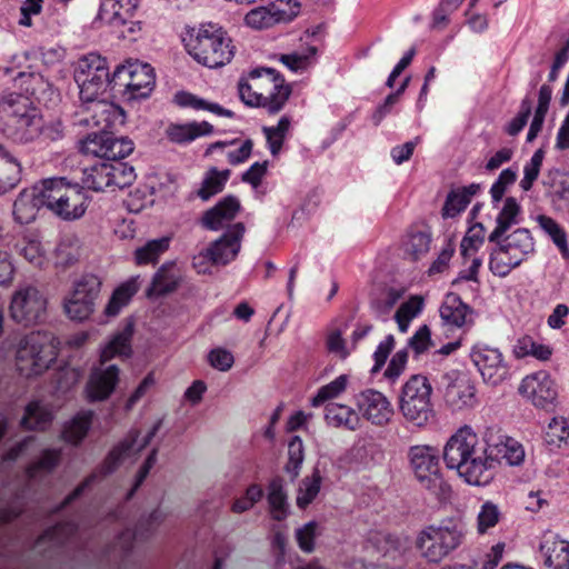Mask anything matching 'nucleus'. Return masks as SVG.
<instances>
[{"instance_id":"27","label":"nucleus","mask_w":569,"mask_h":569,"mask_svg":"<svg viewBox=\"0 0 569 569\" xmlns=\"http://www.w3.org/2000/svg\"><path fill=\"white\" fill-rule=\"evenodd\" d=\"M167 517V513L160 509L153 510L147 521H146V528L144 523H140L139 528L137 530L127 529L123 532L120 533L118 537L117 545L122 549L123 551H129L133 547V541L137 539H147L149 538L154 527L159 526L164 521Z\"/></svg>"},{"instance_id":"8","label":"nucleus","mask_w":569,"mask_h":569,"mask_svg":"<svg viewBox=\"0 0 569 569\" xmlns=\"http://www.w3.org/2000/svg\"><path fill=\"white\" fill-rule=\"evenodd\" d=\"M54 337L47 331H32L17 345L16 367L24 377L42 373L56 360Z\"/></svg>"},{"instance_id":"63","label":"nucleus","mask_w":569,"mask_h":569,"mask_svg":"<svg viewBox=\"0 0 569 569\" xmlns=\"http://www.w3.org/2000/svg\"><path fill=\"white\" fill-rule=\"evenodd\" d=\"M468 204V199L458 190L451 191L442 208V216L446 218H453L463 211Z\"/></svg>"},{"instance_id":"43","label":"nucleus","mask_w":569,"mask_h":569,"mask_svg":"<svg viewBox=\"0 0 569 569\" xmlns=\"http://www.w3.org/2000/svg\"><path fill=\"white\" fill-rule=\"evenodd\" d=\"M82 183L93 191H109L108 161L93 164L83 170Z\"/></svg>"},{"instance_id":"52","label":"nucleus","mask_w":569,"mask_h":569,"mask_svg":"<svg viewBox=\"0 0 569 569\" xmlns=\"http://www.w3.org/2000/svg\"><path fill=\"white\" fill-rule=\"evenodd\" d=\"M305 460V448L300 437L295 436L288 443V462L284 467L287 473L296 479L299 476Z\"/></svg>"},{"instance_id":"55","label":"nucleus","mask_w":569,"mask_h":569,"mask_svg":"<svg viewBox=\"0 0 569 569\" xmlns=\"http://www.w3.org/2000/svg\"><path fill=\"white\" fill-rule=\"evenodd\" d=\"M109 131H99V133L88 134L80 143L82 153L103 158L106 156V147Z\"/></svg>"},{"instance_id":"60","label":"nucleus","mask_w":569,"mask_h":569,"mask_svg":"<svg viewBox=\"0 0 569 569\" xmlns=\"http://www.w3.org/2000/svg\"><path fill=\"white\" fill-rule=\"evenodd\" d=\"M543 160V152L541 149L537 150L523 168V178L520 181L522 190L528 191L531 189L533 182L537 180Z\"/></svg>"},{"instance_id":"16","label":"nucleus","mask_w":569,"mask_h":569,"mask_svg":"<svg viewBox=\"0 0 569 569\" xmlns=\"http://www.w3.org/2000/svg\"><path fill=\"white\" fill-rule=\"evenodd\" d=\"M470 357L486 383L498 386L509 377V366L499 349L478 345Z\"/></svg>"},{"instance_id":"28","label":"nucleus","mask_w":569,"mask_h":569,"mask_svg":"<svg viewBox=\"0 0 569 569\" xmlns=\"http://www.w3.org/2000/svg\"><path fill=\"white\" fill-rule=\"evenodd\" d=\"M20 179V162L0 143V196L16 188Z\"/></svg>"},{"instance_id":"40","label":"nucleus","mask_w":569,"mask_h":569,"mask_svg":"<svg viewBox=\"0 0 569 569\" xmlns=\"http://www.w3.org/2000/svg\"><path fill=\"white\" fill-rule=\"evenodd\" d=\"M52 420L51 410L39 401L29 403L21 425L27 429H44Z\"/></svg>"},{"instance_id":"17","label":"nucleus","mask_w":569,"mask_h":569,"mask_svg":"<svg viewBox=\"0 0 569 569\" xmlns=\"http://www.w3.org/2000/svg\"><path fill=\"white\" fill-rule=\"evenodd\" d=\"M518 390L533 406L542 409L551 408L558 397L556 382L546 371H538L523 378Z\"/></svg>"},{"instance_id":"29","label":"nucleus","mask_w":569,"mask_h":569,"mask_svg":"<svg viewBox=\"0 0 569 569\" xmlns=\"http://www.w3.org/2000/svg\"><path fill=\"white\" fill-rule=\"evenodd\" d=\"M521 207L513 197L505 199L503 204L496 218V227L488 236V241H497L499 238L519 222Z\"/></svg>"},{"instance_id":"44","label":"nucleus","mask_w":569,"mask_h":569,"mask_svg":"<svg viewBox=\"0 0 569 569\" xmlns=\"http://www.w3.org/2000/svg\"><path fill=\"white\" fill-rule=\"evenodd\" d=\"M176 102L181 107H190L196 110H207L218 116L233 117L231 110L224 109L218 103L208 102L207 100L199 98L192 93L179 92L174 97Z\"/></svg>"},{"instance_id":"56","label":"nucleus","mask_w":569,"mask_h":569,"mask_svg":"<svg viewBox=\"0 0 569 569\" xmlns=\"http://www.w3.org/2000/svg\"><path fill=\"white\" fill-rule=\"evenodd\" d=\"M485 227L481 223L472 226L460 243L461 253L465 258L472 257L485 241Z\"/></svg>"},{"instance_id":"3","label":"nucleus","mask_w":569,"mask_h":569,"mask_svg":"<svg viewBox=\"0 0 569 569\" xmlns=\"http://www.w3.org/2000/svg\"><path fill=\"white\" fill-rule=\"evenodd\" d=\"M466 526L459 519L446 518L418 531L415 548L428 563H440L458 550L466 540Z\"/></svg>"},{"instance_id":"57","label":"nucleus","mask_w":569,"mask_h":569,"mask_svg":"<svg viewBox=\"0 0 569 569\" xmlns=\"http://www.w3.org/2000/svg\"><path fill=\"white\" fill-rule=\"evenodd\" d=\"M500 519V511L496 503L486 501L481 505L477 516V530L479 533H486L493 528Z\"/></svg>"},{"instance_id":"59","label":"nucleus","mask_w":569,"mask_h":569,"mask_svg":"<svg viewBox=\"0 0 569 569\" xmlns=\"http://www.w3.org/2000/svg\"><path fill=\"white\" fill-rule=\"evenodd\" d=\"M319 525L316 521H309L296 530V539L299 548L307 553L315 550V540L318 536Z\"/></svg>"},{"instance_id":"48","label":"nucleus","mask_w":569,"mask_h":569,"mask_svg":"<svg viewBox=\"0 0 569 569\" xmlns=\"http://www.w3.org/2000/svg\"><path fill=\"white\" fill-rule=\"evenodd\" d=\"M129 19L130 17L124 14L113 0H103L99 8L94 23L100 26L108 24L111 27H120L123 26Z\"/></svg>"},{"instance_id":"36","label":"nucleus","mask_w":569,"mask_h":569,"mask_svg":"<svg viewBox=\"0 0 569 569\" xmlns=\"http://www.w3.org/2000/svg\"><path fill=\"white\" fill-rule=\"evenodd\" d=\"M230 177V170L226 169L219 171L217 168H210L201 183V187L197 191L198 197L207 201L211 197L221 192Z\"/></svg>"},{"instance_id":"34","label":"nucleus","mask_w":569,"mask_h":569,"mask_svg":"<svg viewBox=\"0 0 569 569\" xmlns=\"http://www.w3.org/2000/svg\"><path fill=\"white\" fill-rule=\"evenodd\" d=\"M471 313L469 307L457 296H449L440 308L441 319L451 326L462 327L467 323L468 315Z\"/></svg>"},{"instance_id":"54","label":"nucleus","mask_w":569,"mask_h":569,"mask_svg":"<svg viewBox=\"0 0 569 569\" xmlns=\"http://www.w3.org/2000/svg\"><path fill=\"white\" fill-rule=\"evenodd\" d=\"M106 151L103 159L107 161H119L133 151V143L126 138H116L109 132Z\"/></svg>"},{"instance_id":"7","label":"nucleus","mask_w":569,"mask_h":569,"mask_svg":"<svg viewBox=\"0 0 569 569\" xmlns=\"http://www.w3.org/2000/svg\"><path fill=\"white\" fill-rule=\"evenodd\" d=\"M490 252L489 269L500 278L508 276L535 251V240L527 228H518L502 236Z\"/></svg>"},{"instance_id":"13","label":"nucleus","mask_w":569,"mask_h":569,"mask_svg":"<svg viewBox=\"0 0 569 569\" xmlns=\"http://www.w3.org/2000/svg\"><path fill=\"white\" fill-rule=\"evenodd\" d=\"M124 114L120 107L106 99L93 98L81 101L76 113L74 124L86 128H98L99 131L112 129L117 123L122 124Z\"/></svg>"},{"instance_id":"10","label":"nucleus","mask_w":569,"mask_h":569,"mask_svg":"<svg viewBox=\"0 0 569 569\" xmlns=\"http://www.w3.org/2000/svg\"><path fill=\"white\" fill-rule=\"evenodd\" d=\"M47 308L46 295L33 284H23L13 291L8 309L13 322L30 327L46 320Z\"/></svg>"},{"instance_id":"35","label":"nucleus","mask_w":569,"mask_h":569,"mask_svg":"<svg viewBox=\"0 0 569 569\" xmlns=\"http://www.w3.org/2000/svg\"><path fill=\"white\" fill-rule=\"evenodd\" d=\"M212 126L209 122H190L186 124H172L168 128L169 138L174 142H188L198 137L207 136L212 132Z\"/></svg>"},{"instance_id":"33","label":"nucleus","mask_w":569,"mask_h":569,"mask_svg":"<svg viewBox=\"0 0 569 569\" xmlns=\"http://www.w3.org/2000/svg\"><path fill=\"white\" fill-rule=\"evenodd\" d=\"M140 287L139 277H133L119 286L112 293L104 312L109 317L117 316L129 303Z\"/></svg>"},{"instance_id":"64","label":"nucleus","mask_w":569,"mask_h":569,"mask_svg":"<svg viewBox=\"0 0 569 569\" xmlns=\"http://www.w3.org/2000/svg\"><path fill=\"white\" fill-rule=\"evenodd\" d=\"M547 436L549 442L563 441L569 438V420L563 417H555L548 425Z\"/></svg>"},{"instance_id":"47","label":"nucleus","mask_w":569,"mask_h":569,"mask_svg":"<svg viewBox=\"0 0 569 569\" xmlns=\"http://www.w3.org/2000/svg\"><path fill=\"white\" fill-rule=\"evenodd\" d=\"M61 450L60 449H46L42 451L40 458L31 463L27 469L29 478L34 479L43 473H50L60 463Z\"/></svg>"},{"instance_id":"26","label":"nucleus","mask_w":569,"mask_h":569,"mask_svg":"<svg viewBox=\"0 0 569 569\" xmlns=\"http://www.w3.org/2000/svg\"><path fill=\"white\" fill-rule=\"evenodd\" d=\"M240 208V201L237 197L227 196L203 213L201 223L206 229L218 231L236 218Z\"/></svg>"},{"instance_id":"1","label":"nucleus","mask_w":569,"mask_h":569,"mask_svg":"<svg viewBox=\"0 0 569 569\" xmlns=\"http://www.w3.org/2000/svg\"><path fill=\"white\" fill-rule=\"evenodd\" d=\"M443 461L467 483L480 487L492 479L497 452L489 438L479 437L471 427L463 426L445 445Z\"/></svg>"},{"instance_id":"2","label":"nucleus","mask_w":569,"mask_h":569,"mask_svg":"<svg viewBox=\"0 0 569 569\" xmlns=\"http://www.w3.org/2000/svg\"><path fill=\"white\" fill-rule=\"evenodd\" d=\"M0 122L3 133L17 143H31L41 137L42 116L23 94L0 97Z\"/></svg>"},{"instance_id":"19","label":"nucleus","mask_w":569,"mask_h":569,"mask_svg":"<svg viewBox=\"0 0 569 569\" xmlns=\"http://www.w3.org/2000/svg\"><path fill=\"white\" fill-rule=\"evenodd\" d=\"M244 231V224L237 222L229 227L217 240L212 241L206 248L211 263L214 266H226L234 260L241 249Z\"/></svg>"},{"instance_id":"39","label":"nucleus","mask_w":569,"mask_h":569,"mask_svg":"<svg viewBox=\"0 0 569 569\" xmlns=\"http://www.w3.org/2000/svg\"><path fill=\"white\" fill-rule=\"evenodd\" d=\"M497 452V465L502 460L509 466H519L525 459L522 446L512 438L499 439L498 442H491Z\"/></svg>"},{"instance_id":"38","label":"nucleus","mask_w":569,"mask_h":569,"mask_svg":"<svg viewBox=\"0 0 569 569\" xmlns=\"http://www.w3.org/2000/svg\"><path fill=\"white\" fill-rule=\"evenodd\" d=\"M108 176L110 180V192L124 189L136 180V172L132 166L122 161H108Z\"/></svg>"},{"instance_id":"12","label":"nucleus","mask_w":569,"mask_h":569,"mask_svg":"<svg viewBox=\"0 0 569 569\" xmlns=\"http://www.w3.org/2000/svg\"><path fill=\"white\" fill-rule=\"evenodd\" d=\"M74 80L79 87L81 101L99 98L110 82L106 59L96 53L81 58L74 70Z\"/></svg>"},{"instance_id":"9","label":"nucleus","mask_w":569,"mask_h":569,"mask_svg":"<svg viewBox=\"0 0 569 569\" xmlns=\"http://www.w3.org/2000/svg\"><path fill=\"white\" fill-rule=\"evenodd\" d=\"M432 386L422 375L411 376L402 386L399 395V411L406 421L425 427L433 418L431 401Z\"/></svg>"},{"instance_id":"6","label":"nucleus","mask_w":569,"mask_h":569,"mask_svg":"<svg viewBox=\"0 0 569 569\" xmlns=\"http://www.w3.org/2000/svg\"><path fill=\"white\" fill-rule=\"evenodd\" d=\"M44 207L63 221L82 218L88 208V198L82 187L70 183L66 178H48L42 180Z\"/></svg>"},{"instance_id":"41","label":"nucleus","mask_w":569,"mask_h":569,"mask_svg":"<svg viewBox=\"0 0 569 569\" xmlns=\"http://www.w3.org/2000/svg\"><path fill=\"white\" fill-rule=\"evenodd\" d=\"M268 503L273 519L282 520L287 516V495L283 490V481L276 478L268 487Z\"/></svg>"},{"instance_id":"32","label":"nucleus","mask_w":569,"mask_h":569,"mask_svg":"<svg viewBox=\"0 0 569 569\" xmlns=\"http://www.w3.org/2000/svg\"><path fill=\"white\" fill-rule=\"evenodd\" d=\"M326 421L336 428L356 430L359 427V415L350 407L340 403H329L326 407Z\"/></svg>"},{"instance_id":"45","label":"nucleus","mask_w":569,"mask_h":569,"mask_svg":"<svg viewBox=\"0 0 569 569\" xmlns=\"http://www.w3.org/2000/svg\"><path fill=\"white\" fill-rule=\"evenodd\" d=\"M321 482L322 477L318 469H315L310 477L301 480L297 493V506L299 508H306L316 499L320 491Z\"/></svg>"},{"instance_id":"24","label":"nucleus","mask_w":569,"mask_h":569,"mask_svg":"<svg viewBox=\"0 0 569 569\" xmlns=\"http://www.w3.org/2000/svg\"><path fill=\"white\" fill-rule=\"evenodd\" d=\"M162 421L158 420L149 430L147 436L142 440H138L139 432H130L128 438L122 441L117 448H114L106 460V472L113 471L116 466L123 461L126 458L137 456L143 450L153 439L161 427Z\"/></svg>"},{"instance_id":"50","label":"nucleus","mask_w":569,"mask_h":569,"mask_svg":"<svg viewBox=\"0 0 569 569\" xmlns=\"http://www.w3.org/2000/svg\"><path fill=\"white\" fill-rule=\"evenodd\" d=\"M422 307L423 299L418 296L411 297L399 307L395 315V320L401 332H406L408 330L410 321L420 313Z\"/></svg>"},{"instance_id":"14","label":"nucleus","mask_w":569,"mask_h":569,"mask_svg":"<svg viewBox=\"0 0 569 569\" xmlns=\"http://www.w3.org/2000/svg\"><path fill=\"white\" fill-rule=\"evenodd\" d=\"M101 288L100 279L94 274H83L74 281L73 290L64 301V311L72 320L82 321L94 311L96 300Z\"/></svg>"},{"instance_id":"61","label":"nucleus","mask_w":569,"mask_h":569,"mask_svg":"<svg viewBox=\"0 0 569 569\" xmlns=\"http://www.w3.org/2000/svg\"><path fill=\"white\" fill-rule=\"evenodd\" d=\"M517 179V171L511 168H507L502 170L497 179V181L491 186L490 194L493 202H499L508 186H511Z\"/></svg>"},{"instance_id":"30","label":"nucleus","mask_w":569,"mask_h":569,"mask_svg":"<svg viewBox=\"0 0 569 569\" xmlns=\"http://www.w3.org/2000/svg\"><path fill=\"white\" fill-rule=\"evenodd\" d=\"M180 277L172 262L162 264L152 278L151 286L147 290L148 297L162 296L177 289Z\"/></svg>"},{"instance_id":"51","label":"nucleus","mask_w":569,"mask_h":569,"mask_svg":"<svg viewBox=\"0 0 569 569\" xmlns=\"http://www.w3.org/2000/svg\"><path fill=\"white\" fill-rule=\"evenodd\" d=\"M430 242L429 233L425 231L410 232L405 243V251L412 260H418L427 254L430 249Z\"/></svg>"},{"instance_id":"4","label":"nucleus","mask_w":569,"mask_h":569,"mask_svg":"<svg viewBox=\"0 0 569 569\" xmlns=\"http://www.w3.org/2000/svg\"><path fill=\"white\" fill-rule=\"evenodd\" d=\"M239 94L246 104L277 113L288 101L291 88L274 69L262 68L251 71L247 80L239 83Z\"/></svg>"},{"instance_id":"23","label":"nucleus","mask_w":569,"mask_h":569,"mask_svg":"<svg viewBox=\"0 0 569 569\" xmlns=\"http://www.w3.org/2000/svg\"><path fill=\"white\" fill-rule=\"evenodd\" d=\"M289 3L290 0H277L266 7L254 8L246 14L244 21L253 29H266L279 22L290 21L296 13L288 10Z\"/></svg>"},{"instance_id":"62","label":"nucleus","mask_w":569,"mask_h":569,"mask_svg":"<svg viewBox=\"0 0 569 569\" xmlns=\"http://www.w3.org/2000/svg\"><path fill=\"white\" fill-rule=\"evenodd\" d=\"M76 526L72 522L59 523L58 526L47 530L43 536L39 538L37 545L43 541H52L54 543H62L69 536L76 532Z\"/></svg>"},{"instance_id":"21","label":"nucleus","mask_w":569,"mask_h":569,"mask_svg":"<svg viewBox=\"0 0 569 569\" xmlns=\"http://www.w3.org/2000/svg\"><path fill=\"white\" fill-rule=\"evenodd\" d=\"M538 551L547 569H569V540L560 535L546 532L541 537Z\"/></svg>"},{"instance_id":"31","label":"nucleus","mask_w":569,"mask_h":569,"mask_svg":"<svg viewBox=\"0 0 569 569\" xmlns=\"http://www.w3.org/2000/svg\"><path fill=\"white\" fill-rule=\"evenodd\" d=\"M133 328L128 325L122 331L116 333L101 349L100 362L104 363L116 357L129 358L131 356V337Z\"/></svg>"},{"instance_id":"58","label":"nucleus","mask_w":569,"mask_h":569,"mask_svg":"<svg viewBox=\"0 0 569 569\" xmlns=\"http://www.w3.org/2000/svg\"><path fill=\"white\" fill-rule=\"evenodd\" d=\"M19 252L30 263L41 267L46 260L41 242L36 238H24Z\"/></svg>"},{"instance_id":"11","label":"nucleus","mask_w":569,"mask_h":569,"mask_svg":"<svg viewBox=\"0 0 569 569\" xmlns=\"http://www.w3.org/2000/svg\"><path fill=\"white\" fill-rule=\"evenodd\" d=\"M410 467L419 483L435 496H442L449 490L440 471L439 451L426 445L409 449Z\"/></svg>"},{"instance_id":"53","label":"nucleus","mask_w":569,"mask_h":569,"mask_svg":"<svg viewBox=\"0 0 569 569\" xmlns=\"http://www.w3.org/2000/svg\"><path fill=\"white\" fill-rule=\"evenodd\" d=\"M348 378L346 375L337 377L326 386H322L311 399V406L319 407L323 402L340 396L347 388Z\"/></svg>"},{"instance_id":"46","label":"nucleus","mask_w":569,"mask_h":569,"mask_svg":"<svg viewBox=\"0 0 569 569\" xmlns=\"http://www.w3.org/2000/svg\"><path fill=\"white\" fill-rule=\"evenodd\" d=\"M290 127L291 120L288 116L281 117L276 126L263 127L262 131L271 154L277 156L280 152Z\"/></svg>"},{"instance_id":"37","label":"nucleus","mask_w":569,"mask_h":569,"mask_svg":"<svg viewBox=\"0 0 569 569\" xmlns=\"http://www.w3.org/2000/svg\"><path fill=\"white\" fill-rule=\"evenodd\" d=\"M92 417L93 412L90 410L78 413L70 422L64 426L62 431L63 439L71 445L80 443L89 431Z\"/></svg>"},{"instance_id":"42","label":"nucleus","mask_w":569,"mask_h":569,"mask_svg":"<svg viewBox=\"0 0 569 569\" xmlns=\"http://www.w3.org/2000/svg\"><path fill=\"white\" fill-rule=\"evenodd\" d=\"M169 248V238H160L148 241L134 251V261L138 266L154 264L161 254Z\"/></svg>"},{"instance_id":"22","label":"nucleus","mask_w":569,"mask_h":569,"mask_svg":"<svg viewBox=\"0 0 569 569\" xmlns=\"http://www.w3.org/2000/svg\"><path fill=\"white\" fill-rule=\"evenodd\" d=\"M44 191L42 180L33 187L23 189L13 202V218L21 224L36 220L41 207H44Z\"/></svg>"},{"instance_id":"49","label":"nucleus","mask_w":569,"mask_h":569,"mask_svg":"<svg viewBox=\"0 0 569 569\" xmlns=\"http://www.w3.org/2000/svg\"><path fill=\"white\" fill-rule=\"evenodd\" d=\"M539 227L551 238L553 243L560 249L562 254L567 257L569 254L567 234L562 227L551 217L539 214L537 217Z\"/></svg>"},{"instance_id":"25","label":"nucleus","mask_w":569,"mask_h":569,"mask_svg":"<svg viewBox=\"0 0 569 569\" xmlns=\"http://www.w3.org/2000/svg\"><path fill=\"white\" fill-rule=\"evenodd\" d=\"M445 402L453 411L473 408L478 403L475 383L465 376L455 379L446 388Z\"/></svg>"},{"instance_id":"15","label":"nucleus","mask_w":569,"mask_h":569,"mask_svg":"<svg viewBox=\"0 0 569 569\" xmlns=\"http://www.w3.org/2000/svg\"><path fill=\"white\" fill-rule=\"evenodd\" d=\"M112 81L124 87L132 98H144L152 91L156 76L150 64L136 61L117 67Z\"/></svg>"},{"instance_id":"20","label":"nucleus","mask_w":569,"mask_h":569,"mask_svg":"<svg viewBox=\"0 0 569 569\" xmlns=\"http://www.w3.org/2000/svg\"><path fill=\"white\" fill-rule=\"evenodd\" d=\"M120 370L116 365L96 368L86 385V396L91 402L107 400L119 382Z\"/></svg>"},{"instance_id":"5","label":"nucleus","mask_w":569,"mask_h":569,"mask_svg":"<svg viewBox=\"0 0 569 569\" xmlns=\"http://www.w3.org/2000/svg\"><path fill=\"white\" fill-rule=\"evenodd\" d=\"M183 41L188 53L198 63L211 69L229 63L234 56L230 37L212 24L188 30Z\"/></svg>"},{"instance_id":"18","label":"nucleus","mask_w":569,"mask_h":569,"mask_svg":"<svg viewBox=\"0 0 569 569\" xmlns=\"http://www.w3.org/2000/svg\"><path fill=\"white\" fill-rule=\"evenodd\" d=\"M356 405L359 413L378 427L388 425L393 416V407L389 399L375 389L361 391L357 396Z\"/></svg>"}]
</instances>
